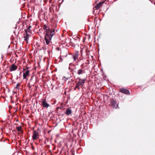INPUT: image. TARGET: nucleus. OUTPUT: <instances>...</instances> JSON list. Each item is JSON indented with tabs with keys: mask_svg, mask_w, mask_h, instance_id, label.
I'll list each match as a JSON object with an SVG mask.
<instances>
[{
	"mask_svg": "<svg viewBox=\"0 0 155 155\" xmlns=\"http://www.w3.org/2000/svg\"><path fill=\"white\" fill-rule=\"evenodd\" d=\"M111 104L114 108H117L118 107V104L114 100H111Z\"/></svg>",
	"mask_w": 155,
	"mask_h": 155,
	"instance_id": "nucleus-8",
	"label": "nucleus"
},
{
	"mask_svg": "<svg viewBox=\"0 0 155 155\" xmlns=\"http://www.w3.org/2000/svg\"><path fill=\"white\" fill-rule=\"evenodd\" d=\"M42 105L45 108H47L50 106V105L46 102V100L45 98L41 100Z\"/></svg>",
	"mask_w": 155,
	"mask_h": 155,
	"instance_id": "nucleus-5",
	"label": "nucleus"
},
{
	"mask_svg": "<svg viewBox=\"0 0 155 155\" xmlns=\"http://www.w3.org/2000/svg\"><path fill=\"white\" fill-rule=\"evenodd\" d=\"M71 77V75L68 73V75L67 76H64V80L67 81V80L70 79Z\"/></svg>",
	"mask_w": 155,
	"mask_h": 155,
	"instance_id": "nucleus-13",
	"label": "nucleus"
},
{
	"mask_svg": "<svg viewBox=\"0 0 155 155\" xmlns=\"http://www.w3.org/2000/svg\"><path fill=\"white\" fill-rule=\"evenodd\" d=\"M39 134L37 130L33 131L32 138L33 140H36L39 138Z\"/></svg>",
	"mask_w": 155,
	"mask_h": 155,
	"instance_id": "nucleus-4",
	"label": "nucleus"
},
{
	"mask_svg": "<svg viewBox=\"0 0 155 155\" xmlns=\"http://www.w3.org/2000/svg\"><path fill=\"white\" fill-rule=\"evenodd\" d=\"M30 36V35L28 34H24V40L27 43H28V41L29 39V38Z\"/></svg>",
	"mask_w": 155,
	"mask_h": 155,
	"instance_id": "nucleus-11",
	"label": "nucleus"
},
{
	"mask_svg": "<svg viewBox=\"0 0 155 155\" xmlns=\"http://www.w3.org/2000/svg\"><path fill=\"white\" fill-rule=\"evenodd\" d=\"M47 26L45 25L44 26V27L43 28V29H44V30H46L45 31H46V30H47L48 29H47Z\"/></svg>",
	"mask_w": 155,
	"mask_h": 155,
	"instance_id": "nucleus-18",
	"label": "nucleus"
},
{
	"mask_svg": "<svg viewBox=\"0 0 155 155\" xmlns=\"http://www.w3.org/2000/svg\"><path fill=\"white\" fill-rule=\"evenodd\" d=\"M30 32L29 28H27L25 31V34H28V32Z\"/></svg>",
	"mask_w": 155,
	"mask_h": 155,
	"instance_id": "nucleus-17",
	"label": "nucleus"
},
{
	"mask_svg": "<svg viewBox=\"0 0 155 155\" xmlns=\"http://www.w3.org/2000/svg\"><path fill=\"white\" fill-rule=\"evenodd\" d=\"M22 127L21 126L18 127H17V130L18 131H21Z\"/></svg>",
	"mask_w": 155,
	"mask_h": 155,
	"instance_id": "nucleus-15",
	"label": "nucleus"
},
{
	"mask_svg": "<svg viewBox=\"0 0 155 155\" xmlns=\"http://www.w3.org/2000/svg\"><path fill=\"white\" fill-rule=\"evenodd\" d=\"M72 113V111L69 108H67L66 109L65 114L68 116Z\"/></svg>",
	"mask_w": 155,
	"mask_h": 155,
	"instance_id": "nucleus-12",
	"label": "nucleus"
},
{
	"mask_svg": "<svg viewBox=\"0 0 155 155\" xmlns=\"http://www.w3.org/2000/svg\"><path fill=\"white\" fill-rule=\"evenodd\" d=\"M78 79L79 80V81L76 84L74 88V89L75 90H76L77 88H78L79 90L80 89L79 87L80 86L81 87L83 86L85 83V81H86V79H82L80 78H78Z\"/></svg>",
	"mask_w": 155,
	"mask_h": 155,
	"instance_id": "nucleus-2",
	"label": "nucleus"
},
{
	"mask_svg": "<svg viewBox=\"0 0 155 155\" xmlns=\"http://www.w3.org/2000/svg\"><path fill=\"white\" fill-rule=\"evenodd\" d=\"M28 85H29V87L30 88V87H31V86H30V83H29L28 84Z\"/></svg>",
	"mask_w": 155,
	"mask_h": 155,
	"instance_id": "nucleus-19",
	"label": "nucleus"
},
{
	"mask_svg": "<svg viewBox=\"0 0 155 155\" xmlns=\"http://www.w3.org/2000/svg\"><path fill=\"white\" fill-rule=\"evenodd\" d=\"M20 83H18L17 85H16V88L18 90H19V87L20 86Z\"/></svg>",
	"mask_w": 155,
	"mask_h": 155,
	"instance_id": "nucleus-16",
	"label": "nucleus"
},
{
	"mask_svg": "<svg viewBox=\"0 0 155 155\" xmlns=\"http://www.w3.org/2000/svg\"><path fill=\"white\" fill-rule=\"evenodd\" d=\"M68 69H69V70H71V68H70V67H68Z\"/></svg>",
	"mask_w": 155,
	"mask_h": 155,
	"instance_id": "nucleus-20",
	"label": "nucleus"
},
{
	"mask_svg": "<svg viewBox=\"0 0 155 155\" xmlns=\"http://www.w3.org/2000/svg\"><path fill=\"white\" fill-rule=\"evenodd\" d=\"M25 70L26 71L23 74V78L24 79H26L27 76H29L30 72V71L28 70H26V69H25Z\"/></svg>",
	"mask_w": 155,
	"mask_h": 155,
	"instance_id": "nucleus-9",
	"label": "nucleus"
},
{
	"mask_svg": "<svg viewBox=\"0 0 155 155\" xmlns=\"http://www.w3.org/2000/svg\"><path fill=\"white\" fill-rule=\"evenodd\" d=\"M120 91L126 94H129L130 91L125 88H122L120 89Z\"/></svg>",
	"mask_w": 155,
	"mask_h": 155,
	"instance_id": "nucleus-6",
	"label": "nucleus"
},
{
	"mask_svg": "<svg viewBox=\"0 0 155 155\" xmlns=\"http://www.w3.org/2000/svg\"><path fill=\"white\" fill-rule=\"evenodd\" d=\"M79 54V51H75L72 54V56L74 61H76L78 58Z\"/></svg>",
	"mask_w": 155,
	"mask_h": 155,
	"instance_id": "nucleus-7",
	"label": "nucleus"
},
{
	"mask_svg": "<svg viewBox=\"0 0 155 155\" xmlns=\"http://www.w3.org/2000/svg\"><path fill=\"white\" fill-rule=\"evenodd\" d=\"M17 66L16 65L14 64H12L10 67V71H14L17 69Z\"/></svg>",
	"mask_w": 155,
	"mask_h": 155,
	"instance_id": "nucleus-10",
	"label": "nucleus"
},
{
	"mask_svg": "<svg viewBox=\"0 0 155 155\" xmlns=\"http://www.w3.org/2000/svg\"><path fill=\"white\" fill-rule=\"evenodd\" d=\"M31 26H30L28 28H29V29H30V28H31Z\"/></svg>",
	"mask_w": 155,
	"mask_h": 155,
	"instance_id": "nucleus-21",
	"label": "nucleus"
},
{
	"mask_svg": "<svg viewBox=\"0 0 155 155\" xmlns=\"http://www.w3.org/2000/svg\"><path fill=\"white\" fill-rule=\"evenodd\" d=\"M101 2H100L98 4H97V5H96L95 6V7L96 8V9H98L100 8V6L101 5Z\"/></svg>",
	"mask_w": 155,
	"mask_h": 155,
	"instance_id": "nucleus-14",
	"label": "nucleus"
},
{
	"mask_svg": "<svg viewBox=\"0 0 155 155\" xmlns=\"http://www.w3.org/2000/svg\"><path fill=\"white\" fill-rule=\"evenodd\" d=\"M75 72L78 75H83L85 73V69L82 64L80 68L78 69Z\"/></svg>",
	"mask_w": 155,
	"mask_h": 155,
	"instance_id": "nucleus-3",
	"label": "nucleus"
},
{
	"mask_svg": "<svg viewBox=\"0 0 155 155\" xmlns=\"http://www.w3.org/2000/svg\"><path fill=\"white\" fill-rule=\"evenodd\" d=\"M55 34L54 30L48 28L46 30L45 39L47 45H50L51 44V39L52 36Z\"/></svg>",
	"mask_w": 155,
	"mask_h": 155,
	"instance_id": "nucleus-1",
	"label": "nucleus"
}]
</instances>
